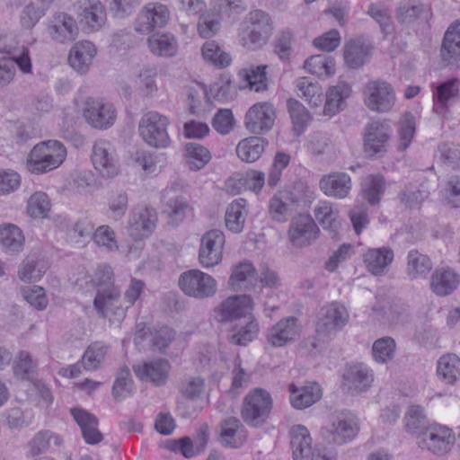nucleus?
I'll use <instances>...</instances> for the list:
<instances>
[{
  "label": "nucleus",
  "mask_w": 460,
  "mask_h": 460,
  "mask_svg": "<svg viewBox=\"0 0 460 460\" xmlns=\"http://www.w3.org/2000/svg\"><path fill=\"white\" fill-rule=\"evenodd\" d=\"M296 86L298 95L312 107H318L323 102V88L321 85L310 80L308 77H300L296 80Z\"/></svg>",
  "instance_id": "obj_46"
},
{
  "label": "nucleus",
  "mask_w": 460,
  "mask_h": 460,
  "mask_svg": "<svg viewBox=\"0 0 460 460\" xmlns=\"http://www.w3.org/2000/svg\"><path fill=\"white\" fill-rule=\"evenodd\" d=\"M272 405L270 394L261 388L251 391L244 399L242 415L250 425L259 426L267 419Z\"/></svg>",
  "instance_id": "obj_11"
},
{
  "label": "nucleus",
  "mask_w": 460,
  "mask_h": 460,
  "mask_svg": "<svg viewBox=\"0 0 460 460\" xmlns=\"http://www.w3.org/2000/svg\"><path fill=\"white\" fill-rule=\"evenodd\" d=\"M133 393V380L128 367L121 368L115 378L112 394L116 400H124Z\"/></svg>",
  "instance_id": "obj_56"
},
{
  "label": "nucleus",
  "mask_w": 460,
  "mask_h": 460,
  "mask_svg": "<svg viewBox=\"0 0 460 460\" xmlns=\"http://www.w3.org/2000/svg\"><path fill=\"white\" fill-rule=\"evenodd\" d=\"M394 251L389 247L369 249L364 254L367 269L373 275H382L394 261Z\"/></svg>",
  "instance_id": "obj_30"
},
{
  "label": "nucleus",
  "mask_w": 460,
  "mask_h": 460,
  "mask_svg": "<svg viewBox=\"0 0 460 460\" xmlns=\"http://www.w3.org/2000/svg\"><path fill=\"white\" fill-rule=\"evenodd\" d=\"M48 31L51 39L60 43L72 41L78 34L75 20L65 13H59L53 16L48 26Z\"/></svg>",
  "instance_id": "obj_23"
},
{
  "label": "nucleus",
  "mask_w": 460,
  "mask_h": 460,
  "mask_svg": "<svg viewBox=\"0 0 460 460\" xmlns=\"http://www.w3.org/2000/svg\"><path fill=\"white\" fill-rule=\"evenodd\" d=\"M63 438L49 430L38 432L29 442V452L31 456L45 453L51 446L61 447Z\"/></svg>",
  "instance_id": "obj_43"
},
{
  "label": "nucleus",
  "mask_w": 460,
  "mask_h": 460,
  "mask_svg": "<svg viewBox=\"0 0 460 460\" xmlns=\"http://www.w3.org/2000/svg\"><path fill=\"white\" fill-rule=\"evenodd\" d=\"M455 443V432L439 423L430 424L423 434L417 437V446L420 449L439 456L448 454Z\"/></svg>",
  "instance_id": "obj_4"
},
{
  "label": "nucleus",
  "mask_w": 460,
  "mask_h": 460,
  "mask_svg": "<svg viewBox=\"0 0 460 460\" xmlns=\"http://www.w3.org/2000/svg\"><path fill=\"white\" fill-rule=\"evenodd\" d=\"M111 279L112 270L109 266H102L94 273L93 282L99 286L94 306L102 316L115 323L124 319L126 309L119 305V291Z\"/></svg>",
  "instance_id": "obj_1"
},
{
  "label": "nucleus",
  "mask_w": 460,
  "mask_h": 460,
  "mask_svg": "<svg viewBox=\"0 0 460 460\" xmlns=\"http://www.w3.org/2000/svg\"><path fill=\"white\" fill-rule=\"evenodd\" d=\"M254 266L249 261H243L233 267L228 280L233 291L248 290L253 288L256 281Z\"/></svg>",
  "instance_id": "obj_31"
},
{
  "label": "nucleus",
  "mask_w": 460,
  "mask_h": 460,
  "mask_svg": "<svg viewBox=\"0 0 460 460\" xmlns=\"http://www.w3.org/2000/svg\"><path fill=\"white\" fill-rule=\"evenodd\" d=\"M369 46L360 40H351L344 47V60L348 66L357 69L367 61Z\"/></svg>",
  "instance_id": "obj_35"
},
{
  "label": "nucleus",
  "mask_w": 460,
  "mask_h": 460,
  "mask_svg": "<svg viewBox=\"0 0 460 460\" xmlns=\"http://www.w3.org/2000/svg\"><path fill=\"white\" fill-rule=\"evenodd\" d=\"M342 377L344 387L352 394L367 392L375 381L374 371L364 363L347 365Z\"/></svg>",
  "instance_id": "obj_15"
},
{
  "label": "nucleus",
  "mask_w": 460,
  "mask_h": 460,
  "mask_svg": "<svg viewBox=\"0 0 460 460\" xmlns=\"http://www.w3.org/2000/svg\"><path fill=\"white\" fill-rule=\"evenodd\" d=\"M351 88L345 82H339L336 85L329 88L326 93L323 114L333 116L342 111L345 106V100L350 95Z\"/></svg>",
  "instance_id": "obj_33"
},
{
  "label": "nucleus",
  "mask_w": 460,
  "mask_h": 460,
  "mask_svg": "<svg viewBox=\"0 0 460 460\" xmlns=\"http://www.w3.org/2000/svg\"><path fill=\"white\" fill-rule=\"evenodd\" d=\"M459 93L458 80L449 79L439 84L433 89V110L442 115L447 111L448 107L456 102Z\"/></svg>",
  "instance_id": "obj_28"
},
{
  "label": "nucleus",
  "mask_w": 460,
  "mask_h": 460,
  "mask_svg": "<svg viewBox=\"0 0 460 460\" xmlns=\"http://www.w3.org/2000/svg\"><path fill=\"white\" fill-rule=\"evenodd\" d=\"M440 58L446 66L460 67V20L447 29L440 48Z\"/></svg>",
  "instance_id": "obj_22"
},
{
  "label": "nucleus",
  "mask_w": 460,
  "mask_h": 460,
  "mask_svg": "<svg viewBox=\"0 0 460 460\" xmlns=\"http://www.w3.org/2000/svg\"><path fill=\"white\" fill-rule=\"evenodd\" d=\"M156 211L146 207L135 208L129 219L132 230H153L156 226Z\"/></svg>",
  "instance_id": "obj_44"
},
{
  "label": "nucleus",
  "mask_w": 460,
  "mask_h": 460,
  "mask_svg": "<svg viewBox=\"0 0 460 460\" xmlns=\"http://www.w3.org/2000/svg\"><path fill=\"white\" fill-rule=\"evenodd\" d=\"M47 6H38L32 2L27 4L20 13L21 25L25 29H32L46 14Z\"/></svg>",
  "instance_id": "obj_62"
},
{
  "label": "nucleus",
  "mask_w": 460,
  "mask_h": 460,
  "mask_svg": "<svg viewBox=\"0 0 460 460\" xmlns=\"http://www.w3.org/2000/svg\"><path fill=\"white\" fill-rule=\"evenodd\" d=\"M289 401L295 409L302 410L317 402L323 395L322 388L318 383L309 382L305 385H290Z\"/></svg>",
  "instance_id": "obj_24"
},
{
  "label": "nucleus",
  "mask_w": 460,
  "mask_h": 460,
  "mask_svg": "<svg viewBox=\"0 0 460 460\" xmlns=\"http://www.w3.org/2000/svg\"><path fill=\"white\" fill-rule=\"evenodd\" d=\"M38 363L33 360L28 351H20L17 355L13 369L14 376L23 381L32 382L35 378Z\"/></svg>",
  "instance_id": "obj_45"
},
{
  "label": "nucleus",
  "mask_w": 460,
  "mask_h": 460,
  "mask_svg": "<svg viewBox=\"0 0 460 460\" xmlns=\"http://www.w3.org/2000/svg\"><path fill=\"white\" fill-rule=\"evenodd\" d=\"M301 332L297 318L288 316L270 326L265 335L267 345L273 348H282L294 342Z\"/></svg>",
  "instance_id": "obj_14"
},
{
  "label": "nucleus",
  "mask_w": 460,
  "mask_h": 460,
  "mask_svg": "<svg viewBox=\"0 0 460 460\" xmlns=\"http://www.w3.org/2000/svg\"><path fill=\"white\" fill-rule=\"evenodd\" d=\"M304 67L317 76L330 75L334 73V64L332 58L325 55H314L305 61Z\"/></svg>",
  "instance_id": "obj_54"
},
{
  "label": "nucleus",
  "mask_w": 460,
  "mask_h": 460,
  "mask_svg": "<svg viewBox=\"0 0 460 460\" xmlns=\"http://www.w3.org/2000/svg\"><path fill=\"white\" fill-rule=\"evenodd\" d=\"M294 35L289 30H285L279 32L274 42V52L280 60L286 62L291 58L293 49L292 43Z\"/></svg>",
  "instance_id": "obj_63"
},
{
  "label": "nucleus",
  "mask_w": 460,
  "mask_h": 460,
  "mask_svg": "<svg viewBox=\"0 0 460 460\" xmlns=\"http://www.w3.org/2000/svg\"><path fill=\"white\" fill-rule=\"evenodd\" d=\"M173 336V332L169 327L164 326L154 332L144 323H138L136 326L133 342L137 349L152 346L155 349L162 350L169 344Z\"/></svg>",
  "instance_id": "obj_21"
},
{
  "label": "nucleus",
  "mask_w": 460,
  "mask_h": 460,
  "mask_svg": "<svg viewBox=\"0 0 460 460\" xmlns=\"http://www.w3.org/2000/svg\"><path fill=\"white\" fill-rule=\"evenodd\" d=\"M276 111L270 102H258L246 112L244 125L246 129L256 135L269 132L275 122Z\"/></svg>",
  "instance_id": "obj_13"
},
{
  "label": "nucleus",
  "mask_w": 460,
  "mask_h": 460,
  "mask_svg": "<svg viewBox=\"0 0 460 460\" xmlns=\"http://www.w3.org/2000/svg\"><path fill=\"white\" fill-rule=\"evenodd\" d=\"M316 222L324 230H337L341 227L339 213L329 202H320L314 210Z\"/></svg>",
  "instance_id": "obj_47"
},
{
  "label": "nucleus",
  "mask_w": 460,
  "mask_h": 460,
  "mask_svg": "<svg viewBox=\"0 0 460 460\" xmlns=\"http://www.w3.org/2000/svg\"><path fill=\"white\" fill-rule=\"evenodd\" d=\"M147 44L150 51L160 57H173L178 49L176 39L169 33L152 35Z\"/></svg>",
  "instance_id": "obj_40"
},
{
  "label": "nucleus",
  "mask_w": 460,
  "mask_h": 460,
  "mask_svg": "<svg viewBox=\"0 0 460 460\" xmlns=\"http://www.w3.org/2000/svg\"><path fill=\"white\" fill-rule=\"evenodd\" d=\"M246 438V431L236 418H229L222 423L220 439L225 446L238 447L244 443Z\"/></svg>",
  "instance_id": "obj_34"
},
{
  "label": "nucleus",
  "mask_w": 460,
  "mask_h": 460,
  "mask_svg": "<svg viewBox=\"0 0 460 460\" xmlns=\"http://www.w3.org/2000/svg\"><path fill=\"white\" fill-rule=\"evenodd\" d=\"M116 119V111L112 104L102 100H88V124L98 129L111 127Z\"/></svg>",
  "instance_id": "obj_25"
},
{
  "label": "nucleus",
  "mask_w": 460,
  "mask_h": 460,
  "mask_svg": "<svg viewBox=\"0 0 460 460\" xmlns=\"http://www.w3.org/2000/svg\"><path fill=\"white\" fill-rule=\"evenodd\" d=\"M66 157L65 146L58 140L37 144L28 158L29 170L33 173H46L59 167Z\"/></svg>",
  "instance_id": "obj_3"
},
{
  "label": "nucleus",
  "mask_w": 460,
  "mask_h": 460,
  "mask_svg": "<svg viewBox=\"0 0 460 460\" xmlns=\"http://www.w3.org/2000/svg\"><path fill=\"white\" fill-rule=\"evenodd\" d=\"M287 105L292 119L293 130L296 136H299L306 128L311 116L306 108L296 100L289 99Z\"/></svg>",
  "instance_id": "obj_50"
},
{
  "label": "nucleus",
  "mask_w": 460,
  "mask_h": 460,
  "mask_svg": "<svg viewBox=\"0 0 460 460\" xmlns=\"http://www.w3.org/2000/svg\"><path fill=\"white\" fill-rule=\"evenodd\" d=\"M133 369L140 380L150 381L159 385L166 381L170 365L164 359H155L137 364Z\"/></svg>",
  "instance_id": "obj_26"
},
{
  "label": "nucleus",
  "mask_w": 460,
  "mask_h": 460,
  "mask_svg": "<svg viewBox=\"0 0 460 460\" xmlns=\"http://www.w3.org/2000/svg\"><path fill=\"white\" fill-rule=\"evenodd\" d=\"M320 188L327 196L343 199L351 189L350 177L345 172L323 176L320 181Z\"/></svg>",
  "instance_id": "obj_32"
},
{
  "label": "nucleus",
  "mask_w": 460,
  "mask_h": 460,
  "mask_svg": "<svg viewBox=\"0 0 460 460\" xmlns=\"http://www.w3.org/2000/svg\"><path fill=\"white\" fill-rule=\"evenodd\" d=\"M404 428L407 432L417 437L423 434L429 426L427 422L425 410L419 405H411L405 413L403 419Z\"/></svg>",
  "instance_id": "obj_42"
},
{
  "label": "nucleus",
  "mask_w": 460,
  "mask_h": 460,
  "mask_svg": "<svg viewBox=\"0 0 460 460\" xmlns=\"http://www.w3.org/2000/svg\"><path fill=\"white\" fill-rule=\"evenodd\" d=\"M349 318V311L344 305L332 302L320 309L315 325L316 332L320 336L336 332L348 323Z\"/></svg>",
  "instance_id": "obj_12"
},
{
  "label": "nucleus",
  "mask_w": 460,
  "mask_h": 460,
  "mask_svg": "<svg viewBox=\"0 0 460 460\" xmlns=\"http://www.w3.org/2000/svg\"><path fill=\"white\" fill-rule=\"evenodd\" d=\"M184 151L185 161L190 171L201 170L212 157L209 150L198 143H187Z\"/></svg>",
  "instance_id": "obj_38"
},
{
  "label": "nucleus",
  "mask_w": 460,
  "mask_h": 460,
  "mask_svg": "<svg viewBox=\"0 0 460 460\" xmlns=\"http://www.w3.org/2000/svg\"><path fill=\"white\" fill-rule=\"evenodd\" d=\"M0 53L8 55L0 58V87L8 85L13 80L16 72L14 64L23 74L31 73L32 65L27 47L0 49Z\"/></svg>",
  "instance_id": "obj_6"
},
{
  "label": "nucleus",
  "mask_w": 460,
  "mask_h": 460,
  "mask_svg": "<svg viewBox=\"0 0 460 460\" xmlns=\"http://www.w3.org/2000/svg\"><path fill=\"white\" fill-rule=\"evenodd\" d=\"M398 150L405 151L415 135V119L411 113H406L400 122Z\"/></svg>",
  "instance_id": "obj_61"
},
{
  "label": "nucleus",
  "mask_w": 460,
  "mask_h": 460,
  "mask_svg": "<svg viewBox=\"0 0 460 460\" xmlns=\"http://www.w3.org/2000/svg\"><path fill=\"white\" fill-rule=\"evenodd\" d=\"M201 53L206 61L219 68L228 66L232 60L230 55L214 40L206 41Z\"/></svg>",
  "instance_id": "obj_49"
},
{
  "label": "nucleus",
  "mask_w": 460,
  "mask_h": 460,
  "mask_svg": "<svg viewBox=\"0 0 460 460\" xmlns=\"http://www.w3.org/2000/svg\"><path fill=\"white\" fill-rule=\"evenodd\" d=\"M225 243L224 232H205L199 251V261L202 267L213 268L222 261Z\"/></svg>",
  "instance_id": "obj_17"
},
{
  "label": "nucleus",
  "mask_w": 460,
  "mask_h": 460,
  "mask_svg": "<svg viewBox=\"0 0 460 460\" xmlns=\"http://www.w3.org/2000/svg\"><path fill=\"white\" fill-rule=\"evenodd\" d=\"M94 169L102 177L112 178L119 172V162L111 144L98 140L93 144L91 156Z\"/></svg>",
  "instance_id": "obj_18"
},
{
  "label": "nucleus",
  "mask_w": 460,
  "mask_h": 460,
  "mask_svg": "<svg viewBox=\"0 0 460 460\" xmlns=\"http://www.w3.org/2000/svg\"><path fill=\"white\" fill-rule=\"evenodd\" d=\"M49 210L50 203L46 193L37 191L28 199L27 213L32 218H45Z\"/></svg>",
  "instance_id": "obj_55"
},
{
  "label": "nucleus",
  "mask_w": 460,
  "mask_h": 460,
  "mask_svg": "<svg viewBox=\"0 0 460 460\" xmlns=\"http://www.w3.org/2000/svg\"><path fill=\"white\" fill-rule=\"evenodd\" d=\"M392 129L385 121L374 120L365 127L363 150L367 157H381L387 152Z\"/></svg>",
  "instance_id": "obj_8"
},
{
  "label": "nucleus",
  "mask_w": 460,
  "mask_h": 460,
  "mask_svg": "<svg viewBox=\"0 0 460 460\" xmlns=\"http://www.w3.org/2000/svg\"><path fill=\"white\" fill-rule=\"evenodd\" d=\"M212 367L220 369L223 373L234 367L233 388L242 387L248 383L250 376L240 366V358L235 351L227 347H220L214 355L213 358H209Z\"/></svg>",
  "instance_id": "obj_19"
},
{
  "label": "nucleus",
  "mask_w": 460,
  "mask_h": 460,
  "mask_svg": "<svg viewBox=\"0 0 460 460\" xmlns=\"http://www.w3.org/2000/svg\"><path fill=\"white\" fill-rule=\"evenodd\" d=\"M460 284V275L451 268L437 269L430 278V288L439 296L453 293Z\"/></svg>",
  "instance_id": "obj_27"
},
{
  "label": "nucleus",
  "mask_w": 460,
  "mask_h": 460,
  "mask_svg": "<svg viewBox=\"0 0 460 460\" xmlns=\"http://www.w3.org/2000/svg\"><path fill=\"white\" fill-rule=\"evenodd\" d=\"M260 324L256 316L250 315L235 322L233 327L231 341L240 346H247L258 338Z\"/></svg>",
  "instance_id": "obj_29"
},
{
  "label": "nucleus",
  "mask_w": 460,
  "mask_h": 460,
  "mask_svg": "<svg viewBox=\"0 0 460 460\" xmlns=\"http://www.w3.org/2000/svg\"><path fill=\"white\" fill-rule=\"evenodd\" d=\"M254 302L250 296L236 295L225 299L213 311V317L217 322H233L253 315Z\"/></svg>",
  "instance_id": "obj_9"
},
{
  "label": "nucleus",
  "mask_w": 460,
  "mask_h": 460,
  "mask_svg": "<svg viewBox=\"0 0 460 460\" xmlns=\"http://www.w3.org/2000/svg\"><path fill=\"white\" fill-rule=\"evenodd\" d=\"M367 13L379 24L383 33L389 34L392 32L391 12L383 3L371 4Z\"/></svg>",
  "instance_id": "obj_60"
},
{
  "label": "nucleus",
  "mask_w": 460,
  "mask_h": 460,
  "mask_svg": "<svg viewBox=\"0 0 460 460\" xmlns=\"http://www.w3.org/2000/svg\"><path fill=\"white\" fill-rule=\"evenodd\" d=\"M435 160L452 170H460V145L444 142L438 146L434 154Z\"/></svg>",
  "instance_id": "obj_41"
},
{
  "label": "nucleus",
  "mask_w": 460,
  "mask_h": 460,
  "mask_svg": "<svg viewBox=\"0 0 460 460\" xmlns=\"http://www.w3.org/2000/svg\"><path fill=\"white\" fill-rule=\"evenodd\" d=\"M294 460H335L332 447L316 444L312 447V438L308 429L301 424L293 425L289 430Z\"/></svg>",
  "instance_id": "obj_2"
},
{
  "label": "nucleus",
  "mask_w": 460,
  "mask_h": 460,
  "mask_svg": "<svg viewBox=\"0 0 460 460\" xmlns=\"http://www.w3.org/2000/svg\"><path fill=\"white\" fill-rule=\"evenodd\" d=\"M181 291L192 297L207 298L217 291V281L209 274L199 270H190L183 272L179 279Z\"/></svg>",
  "instance_id": "obj_10"
},
{
  "label": "nucleus",
  "mask_w": 460,
  "mask_h": 460,
  "mask_svg": "<svg viewBox=\"0 0 460 460\" xmlns=\"http://www.w3.org/2000/svg\"><path fill=\"white\" fill-rule=\"evenodd\" d=\"M367 108L378 113L388 112L395 102V94L390 84L384 80L369 81L363 90Z\"/></svg>",
  "instance_id": "obj_7"
},
{
  "label": "nucleus",
  "mask_w": 460,
  "mask_h": 460,
  "mask_svg": "<svg viewBox=\"0 0 460 460\" xmlns=\"http://www.w3.org/2000/svg\"><path fill=\"white\" fill-rule=\"evenodd\" d=\"M431 268L432 263L427 255H424L416 250L409 252L407 270L411 277H425L430 271Z\"/></svg>",
  "instance_id": "obj_53"
},
{
  "label": "nucleus",
  "mask_w": 460,
  "mask_h": 460,
  "mask_svg": "<svg viewBox=\"0 0 460 460\" xmlns=\"http://www.w3.org/2000/svg\"><path fill=\"white\" fill-rule=\"evenodd\" d=\"M439 379L454 385L460 377V358L455 354H446L439 358L437 365Z\"/></svg>",
  "instance_id": "obj_37"
},
{
  "label": "nucleus",
  "mask_w": 460,
  "mask_h": 460,
  "mask_svg": "<svg viewBox=\"0 0 460 460\" xmlns=\"http://www.w3.org/2000/svg\"><path fill=\"white\" fill-rule=\"evenodd\" d=\"M385 190V180L380 174L368 175L362 183L363 197L371 205L379 203Z\"/></svg>",
  "instance_id": "obj_52"
},
{
  "label": "nucleus",
  "mask_w": 460,
  "mask_h": 460,
  "mask_svg": "<svg viewBox=\"0 0 460 460\" xmlns=\"http://www.w3.org/2000/svg\"><path fill=\"white\" fill-rule=\"evenodd\" d=\"M444 201L452 208H460V175L449 176L441 190Z\"/></svg>",
  "instance_id": "obj_59"
},
{
  "label": "nucleus",
  "mask_w": 460,
  "mask_h": 460,
  "mask_svg": "<svg viewBox=\"0 0 460 460\" xmlns=\"http://www.w3.org/2000/svg\"><path fill=\"white\" fill-rule=\"evenodd\" d=\"M395 342L392 338L385 337L376 340L372 346L374 360L380 364L392 360L395 352Z\"/></svg>",
  "instance_id": "obj_58"
},
{
  "label": "nucleus",
  "mask_w": 460,
  "mask_h": 460,
  "mask_svg": "<svg viewBox=\"0 0 460 460\" xmlns=\"http://www.w3.org/2000/svg\"><path fill=\"white\" fill-rule=\"evenodd\" d=\"M430 16V9L420 3L405 1L402 2L397 8V19L402 23H411L418 19L427 22Z\"/></svg>",
  "instance_id": "obj_36"
},
{
  "label": "nucleus",
  "mask_w": 460,
  "mask_h": 460,
  "mask_svg": "<svg viewBox=\"0 0 460 460\" xmlns=\"http://www.w3.org/2000/svg\"><path fill=\"white\" fill-rule=\"evenodd\" d=\"M247 202L244 199L234 200L226 212V226L228 230H237L243 227L248 213Z\"/></svg>",
  "instance_id": "obj_48"
},
{
  "label": "nucleus",
  "mask_w": 460,
  "mask_h": 460,
  "mask_svg": "<svg viewBox=\"0 0 460 460\" xmlns=\"http://www.w3.org/2000/svg\"><path fill=\"white\" fill-rule=\"evenodd\" d=\"M266 65L251 66L248 68L243 69L240 73L251 90L257 93L267 90V69Z\"/></svg>",
  "instance_id": "obj_51"
},
{
  "label": "nucleus",
  "mask_w": 460,
  "mask_h": 460,
  "mask_svg": "<svg viewBox=\"0 0 460 460\" xmlns=\"http://www.w3.org/2000/svg\"><path fill=\"white\" fill-rule=\"evenodd\" d=\"M169 123V119L166 116L157 111H148L145 113L139 120V135L149 146L165 148L171 143L167 132Z\"/></svg>",
  "instance_id": "obj_5"
},
{
  "label": "nucleus",
  "mask_w": 460,
  "mask_h": 460,
  "mask_svg": "<svg viewBox=\"0 0 460 460\" xmlns=\"http://www.w3.org/2000/svg\"><path fill=\"white\" fill-rule=\"evenodd\" d=\"M429 191L420 187H406L400 194L401 201L407 208H414L429 198Z\"/></svg>",
  "instance_id": "obj_64"
},
{
  "label": "nucleus",
  "mask_w": 460,
  "mask_h": 460,
  "mask_svg": "<svg viewBox=\"0 0 460 460\" xmlns=\"http://www.w3.org/2000/svg\"><path fill=\"white\" fill-rule=\"evenodd\" d=\"M359 430L357 416L352 412H342L336 416L326 428L328 438L336 444H345L356 438Z\"/></svg>",
  "instance_id": "obj_20"
},
{
  "label": "nucleus",
  "mask_w": 460,
  "mask_h": 460,
  "mask_svg": "<svg viewBox=\"0 0 460 460\" xmlns=\"http://www.w3.org/2000/svg\"><path fill=\"white\" fill-rule=\"evenodd\" d=\"M263 138L251 137L241 140L235 149L237 156L243 162L253 163L257 161L264 151Z\"/></svg>",
  "instance_id": "obj_39"
},
{
  "label": "nucleus",
  "mask_w": 460,
  "mask_h": 460,
  "mask_svg": "<svg viewBox=\"0 0 460 460\" xmlns=\"http://www.w3.org/2000/svg\"><path fill=\"white\" fill-rule=\"evenodd\" d=\"M170 19V11L165 4L149 3L146 4L135 22V30L148 34L156 28L165 26Z\"/></svg>",
  "instance_id": "obj_16"
},
{
  "label": "nucleus",
  "mask_w": 460,
  "mask_h": 460,
  "mask_svg": "<svg viewBox=\"0 0 460 460\" xmlns=\"http://www.w3.org/2000/svg\"><path fill=\"white\" fill-rule=\"evenodd\" d=\"M107 22L104 6L99 0H88V32L100 31Z\"/></svg>",
  "instance_id": "obj_57"
}]
</instances>
